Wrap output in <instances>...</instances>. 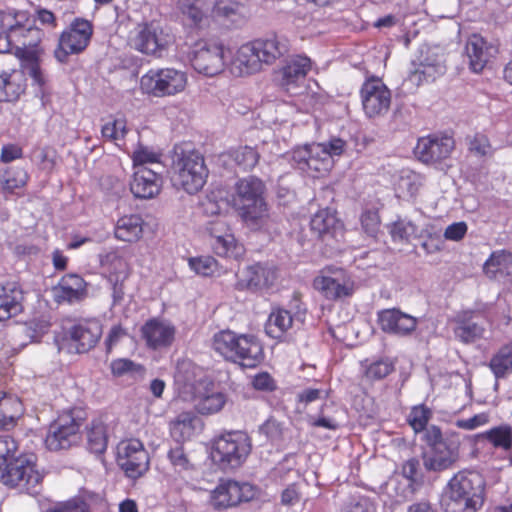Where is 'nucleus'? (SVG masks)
Here are the masks:
<instances>
[{
	"label": "nucleus",
	"instance_id": "1",
	"mask_svg": "<svg viewBox=\"0 0 512 512\" xmlns=\"http://www.w3.org/2000/svg\"><path fill=\"white\" fill-rule=\"evenodd\" d=\"M211 348L226 362L244 369H254L265 360L263 343L254 333H238L229 328L219 330L211 338Z\"/></svg>",
	"mask_w": 512,
	"mask_h": 512
},
{
	"label": "nucleus",
	"instance_id": "2",
	"mask_svg": "<svg viewBox=\"0 0 512 512\" xmlns=\"http://www.w3.org/2000/svg\"><path fill=\"white\" fill-rule=\"evenodd\" d=\"M485 498V483L472 470L455 473L442 490L440 505L444 512H477Z\"/></svg>",
	"mask_w": 512,
	"mask_h": 512
},
{
	"label": "nucleus",
	"instance_id": "3",
	"mask_svg": "<svg viewBox=\"0 0 512 512\" xmlns=\"http://www.w3.org/2000/svg\"><path fill=\"white\" fill-rule=\"evenodd\" d=\"M197 367L190 361L177 366L176 379L182 382L183 399L193 402L194 409L201 415H212L221 411L226 403V395L206 388L204 382L195 379Z\"/></svg>",
	"mask_w": 512,
	"mask_h": 512
},
{
	"label": "nucleus",
	"instance_id": "4",
	"mask_svg": "<svg viewBox=\"0 0 512 512\" xmlns=\"http://www.w3.org/2000/svg\"><path fill=\"white\" fill-rule=\"evenodd\" d=\"M87 411L78 406L62 410L49 424L44 440L50 451L67 450L80 443L82 427L87 421Z\"/></svg>",
	"mask_w": 512,
	"mask_h": 512
},
{
	"label": "nucleus",
	"instance_id": "5",
	"mask_svg": "<svg viewBox=\"0 0 512 512\" xmlns=\"http://www.w3.org/2000/svg\"><path fill=\"white\" fill-rule=\"evenodd\" d=\"M209 170L204 156L196 150L176 153L171 165V180L177 189L190 195L200 192L207 182Z\"/></svg>",
	"mask_w": 512,
	"mask_h": 512
},
{
	"label": "nucleus",
	"instance_id": "6",
	"mask_svg": "<svg viewBox=\"0 0 512 512\" xmlns=\"http://www.w3.org/2000/svg\"><path fill=\"white\" fill-rule=\"evenodd\" d=\"M265 189L264 182L255 176L241 178L235 183L231 205L244 221L255 223L267 215Z\"/></svg>",
	"mask_w": 512,
	"mask_h": 512
},
{
	"label": "nucleus",
	"instance_id": "7",
	"mask_svg": "<svg viewBox=\"0 0 512 512\" xmlns=\"http://www.w3.org/2000/svg\"><path fill=\"white\" fill-rule=\"evenodd\" d=\"M251 449V440L247 434L240 431L226 432L213 440L210 456L221 470H233L244 464Z\"/></svg>",
	"mask_w": 512,
	"mask_h": 512
},
{
	"label": "nucleus",
	"instance_id": "8",
	"mask_svg": "<svg viewBox=\"0 0 512 512\" xmlns=\"http://www.w3.org/2000/svg\"><path fill=\"white\" fill-rule=\"evenodd\" d=\"M231 55V49L221 41L200 39L192 46L190 62L199 74L214 77L224 72Z\"/></svg>",
	"mask_w": 512,
	"mask_h": 512
},
{
	"label": "nucleus",
	"instance_id": "9",
	"mask_svg": "<svg viewBox=\"0 0 512 512\" xmlns=\"http://www.w3.org/2000/svg\"><path fill=\"white\" fill-rule=\"evenodd\" d=\"M1 481L21 493L37 495L40 492L43 475L37 468L36 457L30 454L15 458L1 472Z\"/></svg>",
	"mask_w": 512,
	"mask_h": 512
},
{
	"label": "nucleus",
	"instance_id": "10",
	"mask_svg": "<svg viewBox=\"0 0 512 512\" xmlns=\"http://www.w3.org/2000/svg\"><path fill=\"white\" fill-rule=\"evenodd\" d=\"M312 287L324 299L333 302L349 298L355 292V282L347 271L332 265L319 270Z\"/></svg>",
	"mask_w": 512,
	"mask_h": 512
},
{
	"label": "nucleus",
	"instance_id": "11",
	"mask_svg": "<svg viewBox=\"0 0 512 512\" xmlns=\"http://www.w3.org/2000/svg\"><path fill=\"white\" fill-rule=\"evenodd\" d=\"M169 30L156 20L139 23L135 34L131 38V47L136 51L148 55L161 57L172 42Z\"/></svg>",
	"mask_w": 512,
	"mask_h": 512
},
{
	"label": "nucleus",
	"instance_id": "12",
	"mask_svg": "<svg viewBox=\"0 0 512 512\" xmlns=\"http://www.w3.org/2000/svg\"><path fill=\"white\" fill-rule=\"evenodd\" d=\"M94 33L93 23L85 18L76 17L61 32L55 49L56 58L65 62L70 55L82 53L90 44Z\"/></svg>",
	"mask_w": 512,
	"mask_h": 512
},
{
	"label": "nucleus",
	"instance_id": "13",
	"mask_svg": "<svg viewBox=\"0 0 512 512\" xmlns=\"http://www.w3.org/2000/svg\"><path fill=\"white\" fill-rule=\"evenodd\" d=\"M312 70V61L306 55H293L286 59L275 72L278 87L290 96L301 94Z\"/></svg>",
	"mask_w": 512,
	"mask_h": 512
},
{
	"label": "nucleus",
	"instance_id": "14",
	"mask_svg": "<svg viewBox=\"0 0 512 512\" xmlns=\"http://www.w3.org/2000/svg\"><path fill=\"white\" fill-rule=\"evenodd\" d=\"M256 487L248 482L221 479L210 492L209 503L215 510H227L255 498Z\"/></svg>",
	"mask_w": 512,
	"mask_h": 512
},
{
	"label": "nucleus",
	"instance_id": "15",
	"mask_svg": "<svg viewBox=\"0 0 512 512\" xmlns=\"http://www.w3.org/2000/svg\"><path fill=\"white\" fill-rule=\"evenodd\" d=\"M291 158L299 170L312 178L324 177L334 166V160L330 159L325 148L317 143L296 147Z\"/></svg>",
	"mask_w": 512,
	"mask_h": 512
},
{
	"label": "nucleus",
	"instance_id": "16",
	"mask_svg": "<svg viewBox=\"0 0 512 512\" xmlns=\"http://www.w3.org/2000/svg\"><path fill=\"white\" fill-rule=\"evenodd\" d=\"M359 94L364 114L368 118L381 117L389 111L392 94L381 78L373 75L367 77Z\"/></svg>",
	"mask_w": 512,
	"mask_h": 512
},
{
	"label": "nucleus",
	"instance_id": "17",
	"mask_svg": "<svg viewBox=\"0 0 512 512\" xmlns=\"http://www.w3.org/2000/svg\"><path fill=\"white\" fill-rule=\"evenodd\" d=\"M454 149L455 140L452 136L432 133L418 138L414 155L423 164L438 165L450 158Z\"/></svg>",
	"mask_w": 512,
	"mask_h": 512
},
{
	"label": "nucleus",
	"instance_id": "18",
	"mask_svg": "<svg viewBox=\"0 0 512 512\" xmlns=\"http://www.w3.org/2000/svg\"><path fill=\"white\" fill-rule=\"evenodd\" d=\"M279 278L278 268L268 263L247 265L236 273L235 288L239 291L258 292L268 290Z\"/></svg>",
	"mask_w": 512,
	"mask_h": 512
},
{
	"label": "nucleus",
	"instance_id": "19",
	"mask_svg": "<svg viewBox=\"0 0 512 512\" xmlns=\"http://www.w3.org/2000/svg\"><path fill=\"white\" fill-rule=\"evenodd\" d=\"M118 461L129 478L137 479L149 469V455L139 439L132 438L119 444Z\"/></svg>",
	"mask_w": 512,
	"mask_h": 512
},
{
	"label": "nucleus",
	"instance_id": "20",
	"mask_svg": "<svg viewBox=\"0 0 512 512\" xmlns=\"http://www.w3.org/2000/svg\"><path fill=\"white\" fill-rule=\"evenodd\" d=\"M455 337L464 344L474 343L486 332L484 315L475 310H464L453 318Z\"/></svg>",
	"mask_w": 512,
	"mask_h": 512
},
{
	"label": "nucleus",
	"instance_id": "21",
	"mask_svg": "<svg viewBox=\"0 0 512 512\" xmlns=\"http://www.w3.org/2000/svg\"><path fill=\"white\" fill-rule=\"evenodd\" d=\"M377 323L384 333L407 337L416 330L418 320L399 308H386L377 312Z\"/></svg>",
	"mask_w": 512,
	"mask_h": 512
},
{
	"label": "nucleus",
	"instance_id": "22",
	"mask_svg": "<svg viewBox=\"0 0 512 512\" xmlns=\"http://www.w3.org/2000/svg\"><path fill=\"white\" fill-rule=\"evenodd\" d=\"M52 293L57 304H75L88 296V284L81 275L67 273L52 288Z\"/></svg>",
	"mask_w": 512,
	"mask_h": 512
},
{
	"label": "nucleus",
	"instance_id": "23",
	"mask_svg": "<svg viewBox=\"0 0 512 512\" xmlns=\"http://www.w3.org/2000/svg\"><path fill=\"white\" fill-rule=\"evenodd\" d=\"M460 458V441L448 440L447 443L429 448L423 456V464L427 471L441 472L448 470Z\"/></svg>",
	"mask_w": 512,
	"mask_h": 512
},
{
	"label": "nucleus",
	"instance_id": "24",
	"mask_svg": "<svg viewBox=\"0 0 512 512\" xmlns=\"http://www.w3.org/2000/svg\"><path fill=\"white\" fill-rule=\"evenodd\" d=\"M25 292L17 281L0 283V322H6L24 311Z\"/></svg>",
	"mask_w": 512,
	"mask_h": 512
},
{
	"label": "nucleus",
	"instance_id": "25",
	"mask_svg": "<svg viewBox=\"0 0 512 512\" xmlns=\"http://www.w3.org/2000/svg\"><path fill=\"white\" fill-rule=\"evenodd\" d=\"M465 52L471 71L480 73L498 54V47L487 41L480 34H472L467 39Z\"/></svg>",
	"mask_w": 512,
	"mask_h": 512
},
{
	"label": "nucleus",
	"instance_id": "26",
	"mask_svg": "<svg viewBox=\"0 0 512 512\" xmlns=\"http://www.w3.org/2000/svg\"><path fill=\"white\" fill-rule=\"evenodd\" d=\"M175 327L158 318L147 320L141 327V337L148 348L158 350L169 347L175 339Z\"/></svg>",
	"mask_w": 512,
	"mask_h": 512
},
{
	"label": "nucleus",
	"instance_id": "27",
	"mask_svg": "<svg viewBox=\"0 0 512 512\" xmlns=\"http://www.w3.org/2000/svg\"><path fill=\"white\" fill-rule=\"evenodd\" d=\"M163 177L151 168L133 170L130 191L139 199H152L162 190Z\"/></svg>",
	"mask_w": 512,
	"mask_h": 512
},
{
	"label": "nucleus",
	"instance_id": "28",
	"mask_svg": "<svg viewBox=\"0 0 512 512\" xmlns=\"http://www.w3.org/2000/svg\"><path fill=\"white\" fill-rule=\"evenodd\" d=\"M18 33L22 36L20 40H6L4 48L6 52H12L15 56L21 57L28 52L40 50V44L44 38V32L36 25V18H33L29 25L21 28Z\"/></svg>",
	"mask_w": 512,
	"mask_h": 512
},
{
	"label": "nucleus",
	"instance_id": "29",
	"mask_svg": "<svg viewBox=\"0 0 512 512\" xmlns=\"http://www.w3.org/2000/svg\"><path fill=\"white\" fill-rule=\"evenodd\" d=\"M70 339L78 353H86L96 346L102 336V325L98 320L87 319L71 327Z\"/></svg>",
	"mask_w": 512,
	"mask_h": 512
},
{
	"label": "nucleus",
	"instance_id": "30",
	"mask_svg": "<svg viewBox=\"0 0 512 512\" xmlns=\"http://www.w3.org/2000/svg\"><path fill=\"white\" fill-rule=\"evenodd\" d=\"M253 42L262 64H274L290 50L289 40L275 33L254 39Z\"/></svg>",
	"mask_w": 512,
	"mask_h": 512
},
{
	"label": "nucleus",
	"instance_id": "31",
	"mask_svg": "<svg viewBox=\"0 0 512 512\" xmlns=\"http://www.w3.org/2000/svg\"><path fill=\"white\" fill-rule=\"evenodd\" d=\"M35 15L27 10H19L15 8H6L0 10V30L3 42L6 40H20L21 35L18 31L29 25Z\"/></svg>",
	"mask_w": 512,
	"mask_h": 512
},
{
	"label": "nucleus",
	"instance_id": "32",
	"mask_svg": "<svg viewBox=\"0 0 512 512\" xmlns=\"http://www.w3.org/2000/svg\"><path fill=\"white\" fill-rule=\"evenodd\" d=\"M261 68L262 62L253 41L241 45L230 62V70L237 76L251 75Z\"/></svg>",
	"mask_w": 512,
	"mask_h": 512
},
{
	"label": "nucleus",
	"instance_id": "33",
	"mask_svg": "<svg viewBox=\"0 0 512 512\" xmlns=\"http://www.w3.org/2000/svg\"><path fill=\"white\" fill-rule=\"evenodd\" d=\"M291 312L280 306H273L264 324L265 334L278 342L287 340L293 327Z\"/></svg>",
	"mask_w": 512,
	"mask_h": 512
},
{
	"label": "nucleus",
	"instance_id": "34",
	"mask_svg": "<svg viewBox=\"0 0 512 512\" xmlns=\"http://www.w3.org/2000/svg\"><path fill=\"white\" fill-rule=\"evenodd\" d=\"M177 8L185 26L202 29L208 24L206 0H178Z\"/></svg>",
	"mask_w": 512,
	"mask_h": 512
},
{
	"label": "nucleus",
	"instance_id": "35",
	"mask_svg": "<svg viewBox=\"0 0 512 512\" xmlns=\"http://www.w3.org/2000/svg\"><path fill=\"white\" fill-rule=\"evenodd\" d=\"M144 219L140 214L132 213L119 217L114 225V237L118 241L136 243L143 236Z\"/></svg>",
	"mask_w": 512,
	"mask_h": 512
},
{
	"label": "nucleus",
	"instance_id": "36",
	"mask_svg": "<svg viewBox=\"0 0 512 512\" xmlns=\"http://www.w3.org/2000/svg\"><path fill=\"white\" fill-rule=\"evenodd\" d=\"M23 412V404L17 396L0 391V430L13 428Z\"/></svg>",
	"mask_w": 512,
	"mask_h": 512
},
{
	"label": "nucleus",
	"instance_id": "37",
	"mask_svg": "<svg viewBox=\"0 0 512 512\" xmlns=\"http://www.w3.org/2000/svg\"><path fill=\"white\" fill-rule=\"evenodd\" d=\"M108 446V427L101 416L86 426V447L93 454H103Z\"/></svg>",
	"mask_w": 512,
	"mask_h": 512
},
{
	"label": "nucleus",
	"instance_id": "38",
	"mask_svg": "<svg viewBox=\"0 0 512 512\" xmlns=\"http://www.w3.org/2000/svg\"><path fill=\"white\" fill-rule=\"evenodd\" d=\"M26 84L23 73L13 70L0 74V101L14 102L25 92Z\"/></svg>",
	"mask_w": 512,
	"mask_h": 512
},
{
	"label": "nucleus",
	"instance_id": "39",
	"mask_svg": "<svg viewBox=\"0 0 512 512\" xmlns=\"http://www.w3.org/2000/svg\"><path fill=\"white\" fill-rule=\"evenodd\" d=\"M488 368L496 380L512 374V341L501 345L491 356Z\"/></svg>",
	"mask_w": 512,
	"mask_h": 512
},
{
	"label": "nucleus",
	"instance_id": "40",
	"mask_svg": "<svg viewBox=\"0 0 512 512\" xmlns=\"http://www.w3.org/2000/svg\"><path fill=\"white\" fill-rule=\"evenodd\" d=\"M413 70L408 75V81L415 86L434 82L441 74L442 67L435 62L413 61Z\"/></svg>",
	"mask_w": 512,
	"mask_h": 512
},
{
	"label": "nucleus",
	"instance_id": "41",
	"mask_svg": "<svg viewBox=\"0 0 512 512\" xmlns=\"http://www.w3.org/2000/svg\"><path fill=\"white\" fill-rule=\"evenodd\" d=\"M227 191L223 187L212 189L202 202L203 212L207 216H216V218L226 216L229 208Z\"/></svg>",
	"mask_w": 512,
	"mask_h": 512
},
{
	"label": "nucleus",
	"instance_id": "42",
	"mask_svg": "<svg viewBox=\"0 0 512 512\" xmlns=\"http://www.w3.org/2000/svg\"><path fill=\"white\" fill-rule=\"evenodd\" d=\"M196 416L192 412H181L169 425L170 434L177 442L189 440L195 432Z\"/></svg>",
	"mask_w": 512,
	"mask_h": 512
},
{
	"label": "nucleus",
	"instance_id": "43",
	"mask_svg": "<svg viewBox=\"0 0 512 512\" xmlns=\"http://www.w3.org/2000/svg\"><path fill=\"white\" fill-rule=\"evenodd\" d=\"M214 253L222 258L243 259L246 249L233 232L211 243Z\"/></svg>",
	"mask_w": 512,
	"mask_h": 512
},
{
	"label": "nucleus",
	"instance_id": "44",
	"mask_svg": "<svg viewBox=\"0 0 512 512\" xmlns=\"http://www.w3.org/2000/svg\"><path fill=\"white\" fill-rule=\"evenodd\" d=\"M101 266L107 273V279H128L130 265L127 260L115 251L107 253L101 260Z\"/></svg>",
	"mask_w": 512,
	"mask_h": 512
},
{
	"label": "nucleus",
	"instance_id": "45",
	"mask_svg": "<svg viewBox=\"0 0 512 512\" xmlns=\"http://www.w3.org/2000/svg\"><path fill=\"white\" fill-rule=\"evenodd\" d=\"M243 4L237 0H215L212 14L221 21L236 23L244 19Z\"/></svg>",
	"mask_w": 512,
	"mask_h": 512
},
{
	"label": "nucleus",
	"instance_id": "46",
	"mask_svg": "<svg viewBox=\"0 0 512 512\" xmlns=\"http://www.w3.org/2000/svg\"><path fill=\"white\" fill-rule=\"evenodd\" d=\"M493 448L508 452L512 449V427L509 424L494 426L481 434Z\"/></svg>",
	"mask_w": 512,
	"mask_h": 512
},
{
	"label": "nucleus",
	"instance_id": "47",
	"mask_svg": "<svg viewBox=\"0 0 512 512\" xmlns=\"http://www.w3.org/2000/svg\"><path fill=\"white\" fill-rule=\"evenodd\" d=\"M188 266L195 274L202 277L220 276L223 273L222 266L210 255L189 257Z\"/></svg>",
	"mask_w": 512,
	"mask_h": 512
},
{
	"label": "nucleus",
	"instance_id": "48",
	"mask_svg": "<svg viewBox=\"0 0 512 512\" xmlns=\"http://www.w3.org/2000/svg\"><path fill=\"white\" fill-rule=\"evenodd\" d=\"M163 97L173 96L184 91L187 85L185 72L174 68H162Z\"/></svg>",
	"mask_w": 512,
	"mask_h": 512
},
{
	"label": "nucleus",
	"instance_id": "49",
	"mask_svg": "<svg viewBox=\"0 0 512 512\" xmlns=\"http://www.w3.org/2000/svg\"><path fill=\"white\" fill-rule=\"evenodd\" d=\"M228 156L243 171L252 170L260 160L257 148L247 145L231 149Z\"/></svg>",
	"mask_w": 512,
	"mask_h": 512
},
{
	"label": "nucleus",
	"instance_id": "50",
	"mask_svg": "<svg viewBox=\"0 0 512 512\" xmlns=\"http://www.w3.org/2000/svg\"><path fill=\"white\" fill-rule=\"evenodd\" d=\"M130 157L133 170H138L139 168H149L150 164H160L162 153L152 147L138 144Z\"/></svg>",
	"mask_w": 512,
	"mask_h": 512
},
{
	"label": "nucleus",
	"instance_id": "51",
	"mask_svg": "<svg viewBox=\"0 0 512 512\" xmlns=\"http://www.w3.org/2000/svg\"><path fill=\"white\" fill-rule=\"evenodd\" d=\"M364 366V377L369 381H379L386 378L395 370V363L389 358H382L371 363L362 364Z\"/></svg>",
	"mask_w": 512,
	"mask_h": 512
},
{
	"label": "nucleus",
	"instance_id": "52",
	"mask_svg": "<svg viewBox=\"0 0 512 512\" xmlns=\"http://www.w3.org/2000/svg\"><path fill=\"white\" fill-rule=\"evenodd\" d=\"M140 89L143 93L163 97L162 69H150L140 78Z\"/></svg>",
	"mask_w": 512,
	"mask_h": 512
},
{
	"label": "nucleus",
	"instance_id": "53",
	"mask_svg": "<svg viewBox=\"0 0 512 512\" xmlns=\"http://www.w3.org/2000/svg\"><path fill=\"white\" fill-rule=\"evenodd\" d=\"M42 49L37 51L28 52L26 55L18 57L21 62V67L39 86L44 85L45 79L40 68L39 57Z\"/></svg>",
	"mask_w": 512,
	"mask_h": 512
},
{
	"label": "nucleus",
	"instance_id": "54",
	"mask_svg": "<svg viewBox=\"0 0 512 512\" xmlns=\"http://www.w3.org/2000/svg\"><path fill=\"white\" fill-rule=\"evenodd\" d=\"M467 145L468 151L478 158L491 157L495 151L489 137L481 132L468 137Z\"/></svg>",
	"mask_w": 512,
	"mask_h": 512
},
{
	"label": "nucleus",
	"instance_id": "55",
	"mask_svg": "<svg viewBox=\"0 0 512 512\" xmlns=\"http://www.w3.org/2000/svg\"><path fill=\"white\" fill-rule=\"evenodd\" d=\"M432 415V410L425 404L415 405L407 416V423L415 433H420L426 429Z\"/></svg>",
	"mask_w": 512,
	"mask_h": 512
},
{
	"label": "nucleus",
	"instance_id": "56",
	"mask_svg": "<svg viewBox=\"0 0 512 512\" xmlns=\"http://www.w3.org/2000/svg\"><path fill=\"white\" fill-rule=\"evenodd\" d=\"M29 179L27 171L23 168L9 169L5 171L2 181V190L6 194H14L17 189L26 186Z\"/></svg>",
	"mask_w": 512,
	"mask_h": 512
},
{
	"label": "nucleus",
	"instance_id": "57",
	"mask_svg": "<svg viewBox=\"0 0 512 512\" xmlns=\"http://www.w3.org/2000/svg\"><path fill=\"white\" fill-rule=\"evenodd\" d=\"M336 218L328 209L318 210L310 221V227L319 237L330 232L335 226Z\"/></svg>",
	"mask_w": 512,
	"mask_h": 512
},
{
	"label": "nucleus",
	"instance_id": "58",
	"mask_svg": "<svg viewBox=\"0 0 512 512\" xmlns=\"http://www.w3.org/2000/svg\"><path fill=\"white\" fill-rule=\"evenodd\" d=\"M101 134L104 139L120 145L118 142L123 141L127 134L126 120L119 118L107 122L102 126Z\"/></svg>",
	"mask_w": 512,
	"mask_h": 512
},
{
	"label": "nucleus",
	"instance_id": "59",
	"mask_svg": "<svg viewBox=\"0 0 512 512\" xmlns=\"http://www.w3.org/2000/svg\"><path fill=\"white\" fill-rule=\"evenodd\" d=\"M18 449L17 442L9 435L0 436V472L7 468Z\"/></svg>",
	"mask_w": 512,
	"mask_h": 512
},
{
	"label": "nucleus",
	"instance_id": "60",
	"mask_svg": "<svg viewBox=\"0 0 512 512\" xmlns=\"http://www.w3.org/2000/svg\"><path fill=\"white\" fill-rule=\"evenodd\" d=\"M111 373L115 377H121L127 374H142L145 369L141 364H137L130 359H115L110 364Z\"/></svg>",
	"mask_w": 512,
	"mask_h": 512
},
{
	"label": "nucleus",
	"instance_id": "61",
	"mask_svg": "<svg viewBox=\"0 0 512 512\" xmlns=\"http://www.w3.org/2000/svg\"><path fill=\"white\" fill-rule=\"evenodd\" d=\"M45 512H90V507L84 499L74 497L67 501L55 503Z\"/></svg>",
	"mask_w": 512,
	"mask_h": 512
},
{
	"label": "nucleus",
	"instance_id": "62",
	"mask_svg": "<svg viewBox=\"0 0 512 512\" xmlns=\"http://www.w3.org/2000/svg\"><path fill=\"white\" fill-rule=\"evenodd\" d=\"M339 512H375V506L368 497L357 495L344 502Z\"/></svg>",
	"mask_w": 512,
	"mask_h": 512
},
{
	"label": "nucleus",
	"instance_id": "63",
	"mask_svg": "<svg viewBox=\"0 0 512 512\" xmlns=\"http://www.w3.org/2000/svg\"><path fill=\"white\" fill-rule=\"evenodd\" d=\"M206 230L213 241H216L232 232L227 216H222L209 221L206 225Z\"/></svg>",
	"mask_w": 512,
	"mask_h": 512
},
{
	"label": "nucleus",
	"instance_id": "64",
	"mask_svg": "<svg viewBox=\"0 0 512 512\" xmlns=\"http://www.w3.org/2000/svg\"><path fill=\"white\" fill-rule=\"evenodd\" d=\"M252 387L261 392L272 393L277 390V381L266 371L255 374L251 380Z\"/></svg>",
	"mask_w": 512,
	"mask_h": 512
}]
</instances>
